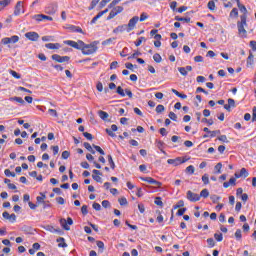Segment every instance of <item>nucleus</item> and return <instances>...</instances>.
Segmentation results:
<instances>
[{
  "label": "nucleus",
  "mask_w": 256,
  "mask_h": 256,
  "mask_svg": "<svg viewBox=\"0 0 256 256\" xmlns=\"http://www.w3.org/2000/svg\"><path fill=\"white\" fill-rule=\"evenodd\" d=\"M97 45H99V42L97 41H94L90 44H85L84 42V46L82 47L83 55H93V53H97V49H99Z\"/></svg>",
  "instance_id": "obj_1"
},
{
  "label": "nucleus",
  "mask_w": 256,
  "mask_h": 256,
  "mask_svg": "<svg viewBox=\"0 0 256 256\" xmlns=\"http://www.w3.org/2000/svg\"><path fill=\"white\" fill-rule=\"evenodd\" d=\"M241 21L237 23L238 32L240 37H247V30H245V25H247V15L240 16Z\"/></svg>",
  "instance_id": "obj_2"
},
{
  "label": "nucleus",
  "mask_w": 256,
  "mask_h": 256,
  "mask_svg": "<svg viewBox=\"0 0 256 256\" xmlns=\"http://www.w3.org/2000/svg\"><path fill=\"white\" fill-rule=\"evenodd\" d=\"M64 43L65 45H69V47L83 51L84 42L82 40H79L78 42L73 40H66Z\"/></svg>",
  "instance_id": "obj_3"
},
{
  "label": "nucleus",
  "mask_w": 256,
  "mask_h": 256,
  "mask_svg": "<svg viewBox=\"0 0 256 256\" xmlns=\"http://www.w3.org/2000/svg\"><path fill=\"white\" fill-rule=\"evenodd\" d=\"M188 159L177 157L175 159H168V165H173L174 167H178V165H183V163H187Z\"/></svg>",
  "instance_id": "obj_4"
},
{
  "label": "nucleus",
  "mask_w": 256,
  "mask_h": 256,
  "mask_svg": "<svg viewBox=\"0 0 256 256\" xmlns=\"http://www.w3.org/2000/svg\"><path fill=\"white\" fill-rule=\"evenodd\" d=\"M60 225L65 229V231H70L71 227L69 225H73V219L71 217H68L67 220L64 218L60 219Z\"/></svg>",
  "instance_id": "obj_5"
},
{
  "label": "nucleus",
  "mask_w": 256,
  "mask_h": 256,
  "mask_svg": "<svg viewBox=\"0 0 256 256\" xmlns=\"http://www.w3.org/2000/svg\"><path fill=\"white\" fill-rule=\"evenodd\" d=\"M51 58L53 61H56V63H69L71 59L69 56H61L59 54H54Z\"/></svg>",
  "instance_id": "obj_6"
},
{
  "label": "nucleus",
  "mask_w": 256,
  "mask_h": 256,
  "mask_svg": "<svg viewBox=\"0 0 256 256\" xmlns=\"http://www.w3.org/2000/svg\"><path fill=\"white\" fill-rule=\"evenodd\" d=\"M137 23H139V16H134L132 19L129 20L128 24H126L128 33H131V31L135 29Z\"/></svg>",
  "instance_id": "obj_7"
},
{
  "label": "nucleus",
  "mask_w": 256,
  "mask_h": 256,
  "mask_svg": "<svg viewBox=\"0 0 256 256\" xmlns=\"http://www.w3.org/2000/svg\"><path fill=\"white\" fill-rule=\"evenodd\" d=\"M186 197H187L188 201H191L192 203H195V202L201 200V196H199V194H197V193H193V191H191V190L187 191Z\"/></svg>",
  "instance_id": "obj_8"
},
{
  "label": "nucleus",
  "mask_w": 256,
  "mask_h": 256,
  "mask_svg": "<svg viewBox=\"0 0 256 256\" xmlns=\"http://www.w3.org/2000/svg\"><path fill=\"white\" fill-rule=\"evenodd\" d=\"M57 9V4L52 3L45 8V13H47V15H55V13H57Z\"/></svg>",
  "instance_id": "obj_9"
},
{
  "label": "nucleus",
  "mask_w": 256,
  "mask_h": 256,
  "mask_svg": "<svg viewBox=\"0 0 256 256\" xmlns=\"http://www.w3.org/2000/svg\"><path fill=\"white\" fill-rule=\"evenodd\" d=\"M33 19L38 21V23H40V21H53V17L44 14H36L33 16Z\"/></svg>",
  "instance_id": "obj_10"
},
{
  "label": "nucleus",
  "mask_w": 256,
  "mask_h": 256,
  "mask_svg": "<svg viewBox=\"0 0 256 256\" xmlns=\"http://www.w3.org/2000/svg\"><path fill=\"white\" fill-rule=\"evenodd\" d=\"M18 42H19V36L17 35L2 39L3 45H9V43H18Z\"/></svg>",
  "instance_id": "obj_11"
},
{
  "label": "nucleus",
  "mask_w": 256,
  "mask_h": 256,
  "mask_svg": "<svg viewBox=\"0 0 256 256\" xmlns=\"http://www.w3.org/2000/svg\"><path fill=\"white\" fill-rule=\"evenodd\" d=\"M141 181H145L150 185H156V187H161V182L153 179L152 177H140Z\"/></svg>",
  "instance_id": "obj_12"
},
{
  "label": "nucleus",
  "mask_w": 256,
  "mask_h": 256,
  "mask_svg": "<svg viewBox=\"0 0 256 256\" xmlns=\"http://www.w3.org/2000/svg\"><path fill=\"white\" fill-rule=\"evenodd\" d=\"M21 13H25V10H23V2L19 1V2H17L16 6H15L14 15L17 17Z\"/></svg>",
  "instance_id": "obj_13"
},
{
  "label": "nucleus",
  "mask_w": 256,
  "mask_h": 256,
  "mask_svg": "<svg viewBox=\"0 0 256 256\" xmlns=\"http://www.w3.org/2000/svg\"><path fill=\"white\" fill-rule=\"evenodd\" d=\"M2 216L4 219H7V221H10V223H15L17 221V215L15 214H9V212H3Z\"/></svg>",
  "instance_id": "obj_14"
},
{
  "label": "nucleus",
  "mask_w": 256,
  "mask_h": 256,
  "mask_svg": "<svg viewBox=\"0 0 256 256\" xmlns=\"http://www.w3.org/2000/svg\"><path fill=\"white\" fill-rule=\"evenodd\" d=\"M26 39H29V41H39V33L37 32H27L25 33Z\"/></svg>",
  "instance_id": "obj_15"
},
{
  "label": "nucleus",
  "mask_w": 256,
  "mask_h": 256,
  "mask_svg": "<svg viewBox=\"0 0 256 256\" xmlns=\"http://www.w3.org/2000/svg\"><path fill=\"white\" fill-rule=\"evenodd\" d=\"M178 71L180 74H182L183 77H187V73H189V71H193V67L192 66L179 67Z\"/></svg>",
  "instance_id": "obj_16"
},
{
  "label": "nucleus",
  "mask_w": 256,
  "mask_h": 256,
  "mask_svg": "<svg viewBox=\"0 0 256 256\" xmlns=\"http://www.w3.org/2000/svg\"><path fill=\"white\" fill-rule=\"evenodd\" d=\"M124 31L128 32L127 24L119 25L113 30V33L117 35L118 33H124Z\"/></svg>",
  "instance_id": "obj_17"
},
{
  "label": "nucleus",
  "mask_w": 256,
  "mask_h": 256,
  "mask_svg": "<svg viewBox=\"0 0 256 256\" xmlns=\"http://www.w3.org/2000/svg\"><path fill=\"white\" fill-rule=\"evenodd\" d=\"M92 173H94V175H92V179H94V181H96L97 183H102V178L101 176V171L99 170H93Z\"/></svg>",
  "instance_id": "obj_18"
},
{
  "label": "nucleus",
  "mask_w": 256,
  "mask_h": 256,
  "mask_svg": "<svg viewBox=\"0 0 256 256\" xmlns=\"http://www.w3.org/2000/svg\"><path fill=\"white\" fill-rule=\"evenodd\" d=\"M235 177L236 179H241V177H249V172L246 168H242L239 174L235 173Z\"/></svg>",
  "instance_id": "obj_19"
},
{
  "label": "nucleus",
  "mask_w": 256,
  "mask_h": 256,
  "mask_svg": "<svg viewBox=\"0 0 256 256\" xmlns=\"http://www.w3.org/2000/svg\"><path fill=\"white\" fill-rule=\"evenodd\" d=\"M46 49H60L61 44L59 43H47L45 44Z\"/></svg>",
  "instance_id": "obj_20"
},
{
  "label": "nucleus",
  "mask_w": 256,
  "mask_h": 256,
  "mask_svg": "<svg viewBox=\"0 0 256 256\" xmlns=\"http://www.w3.org/2000/svg\"><path fill=\"white\" fill-rule=\"evenodd\" d=\"M236 181H237V179H235V178H230V180H229L228 182H224V183H223V187H224L225 189H227V188L231 187V185H235Z\"/></svg>",
  "instance_id": "obj_21"
},
{
  "label": "nucleus",
  "mask_w": 256,
  "mask_h": 256,
  "mask_svg": "<svg viewBox=\"0 0 256 256\" xmlns=\"http://www.w3.org/2000/svg\"><path fill=\"white\" fill-rule=\"evenodd\" d=\"M98 115H99L100 119H102V121H106V119H109V113H107L103 110L98 111Z\"/></svg>",
  "instance_id": "obj_22"
},
{
  "label": "nucleus",
  "mask_w": 256,
  "mask_h": 256,
  "mask_svg": "<svg viewBox=\"0 0 256 256\" xmlns=\"http://www.w3.org/2000/svg\"><path fill=\"white\" fill-rule=\"evenodd\" d=\"M45 230L49 231L50 233H61V229L49 225L45 227Z\"/></svg>",
  "instance_id": "obj_23"
},
{
  "label": "nucleus",
  "mask_w": 256,
  "mask_h": 256,
  "mask_svg": "<svg viewBox=\"0 0 256 256\" xmlns=\"http://www.w3.org/2000/svg\"><path fill=\"white\" fill-rule=\"evenodd\" d=\"M237 7L239 11H241V13H244L243 15H247V8L245 7V5L241 4V1L237 2Z\"/></svg>",
  "instance_id": "obj_24"
},
{
  "label": "nucleus",
  "mask_w": 256,
  "mask_h": 256,
  "mask_svg": "<svg viewBox=\"0 0 256 256\" xmlns=\"http://www.w3.org/2000/svg\"><path fill=\"white\" fill-rule=\"evenodd\" d=\"M10 101H16V103H20V105H25V100H23L21 97H11Z\"/></svg>",
  "instance_id": "obj_25"
},
{
  "label": "nucleus",
  "mask_w": 256,
  "mask_h": 256,
  "mask_svg": "<svg viewBox=\"0 0 256 256\" xmlns=\"http://www.w3.org/2000/svg\"><path fill=\"white\" fill-rule=\"evenodd\" d=\"M57 243H59L58 247H63V248L67 247V243H65V238L63 237L58 238Z\"/></svg>",
  "instance_id": "obj_26"
},
{
  "label": "nucleus",
  "mask_w": 256,
  "mask_h": 256,
  "mask_svg": "<svg viewBox=\"0 0 256 256\" xmlns=\"http://www.w3.org/2000/svg\"><path fill=\"white\" fill-rule=\"evenodd\" d=\"M175 21H184L185 23H191V18L190 17H175Z\"/></svg>",
  "instance_id": "obj_27"
},
{
  "label": "nucleus",
  "mask_w": 256,
  "mask_h": 256,
  "mask_svg": "<svg viewBox=\"0 0 256 256\" xmlns=\"http://www.w3.org/2000/svg\"><path fill=\"white\" fill-rule=\"evenodd\" d=\"M40 195L41 196L36 197L37 203H45V199H47V196H45V194L43 193H40Z\"/></svg>",
  "instance_id": "obj_28"
},
{
  "label": "nucleus",
  "mask_w": 256,
  "mask_h": 256,
  "mask_svg": "<svg viewBox=\"0 0 256 256\" xmlns=\"http://www.w3.org/2000/svg\"><path fill=\"white\" fill-rule=\"evenodd\" d=\"M11 3V0H2L0 1V11H3L4 7H7Z\"/></svg>",
  "instance_id": "obj_29"
},
{
  "label": "nucleus",
  "mask_w": 256,
  "mask_h": 256,
  "mask_svg": "<svg viewBox=\"0 0 256 256\" xmlns=\"http://www.w3.org/2000/svg\"><path fill=\"white\" fill-rule=\"evenodd\" d=\"M84 147H85V149H87V151H90V153H92V155H95V150H93V147L91 146V144H89V142H85Z\"/></svg>",
  "instance_id": "obj_30"
},
{
  "label": "nucleus",
  "mask_w": 256,
  "mask_h": 256,
  "mask_svg": "<svg viewBox=\"0 0 256 256\" xmlns=\"http://www.w3.org/2000/svg\"><path fill=\"white\" fill-rule=\"evenodd\" d=\"M103 17V13H98L92 20H91V25H95L99 19Z\"/></svg>",
  "instance_id": "obj_31"
},
{
  "label": "nucleus",
  "mask_w": 256,
  "mask_h": 256,
  "mask_svg": "<svg viewBox=\"0 0 256 256\" xmlns=\"http://www.w3.org/2000/svg\"><path fill=\"white\" fill-rule=\"evenodd\" d=\"M199 197H203L204 199H207V197H209V190L203 189V190L200 192Z\"/></svg>",
  "instance_id": "obj_32"
},
{
  "label": "nucleus",
  "mask_w": 256,
  "mask_h": 256,
  "mask_svg": "<svg viewBox=\"0 0 256 256\" xmlns=\"http://www.w3.org/2000/svg\"><path fill=\"white\" fill-rule=\"evenodd\" d=\"M186 173H189V175H193V173H195V166L194 165H190L186 168Z\"/></svg>",
  "instance_id": "obj_33"
},
{
  "label": "nucleus",
  "mask_w": 256,
  "mask_h": 256,
  "mask_svg": "<svg viewBox=\"0 0 256 256\" xmlns=\"http://www.w3.org/2000/svg\"><path fill=\"white\" fill-rule=\"evenodd\" d=\"M116 93L120 95V97H125V90L121 86L117 87Z\"/></svg>",
  "instance_id": "obj_34"
},
{
  "label": "nucleus",
  "mask_w": 256,
  "mask_h": 256,
  "mask_svg": "<svg viewBox=\"0 0 256 256\" xmlns=\"http://www.w3.org/2000/svg\"><path fill=\"white\" fill-rule=\"evenodd\" d=\"M4 175H6V177H16L15 172H11L9 169L4 170Z\"/></svg>",
  "instance_id": "obj_35"
},
{
  "label": "nucleus",
  "mask_w": 256,
  "mask_h": 256,
  "mask_svg": "<svg viewBox=\"0 0 256 256\" xmlns=\"http://www.w3.org/2000/svg\"><path fill=\"white\" fill-rule=\"evenodd\" d=\"M153 59H154L155 63H161V61H162L161 55L159 53H155L153 55Z\"/></svg>",
  "instance_id": "obj_36"
},
{
  "label": "nucleus",
  "mask_w": 256,
  "mask_h": 256,
  "mask_svg": "<svg viewBox=\"0 0 256 256\" xmlns=\"http://www.w3.org/2000/svg\"><path fill=\"white\" fill-rule=\"evenodd\" d=\"M230 17H239V10L237 8H233L230 12Z\"/></svg>",
  "instance_id": "obj_37"
},
{
  "label": "nucleus",
  "mask_w": 256,
  "mask_h": 256,
  "mask_svg": "<svg viewBox=\"0 0 256 256\" xmlns=\"http://www.w3.org/2000/svg\"><path fill=\"white\" fill-rule=\"evenodd\" d=\"M10 75H12V77H14V79H21V75L19 73H17L14 70H9Z\"/></svg>",
  "instance_id": "obj_38"
},
{
  "label": "nucleus",
  "mask_w": 256,
  "mask_h": 256,
  "mask_svg": "<svg viewBox=\"0 0 256 256\" xmlns=\"http://www.w3.org/2000/svg\"><path fill=\"white\" fill-rule=\"evenodd\" d=\"M210 199H211V201H212L213 203H219L221 197L214 194V195H211V196H210Z\"/></svg>",
  "instance_id": "obj_39"
},
{
  "label": "nucleus",
  "mask_w": 256,
  "mask_h": 256,
  "mask_svg": "<svg viewBox=\"0 0 256 256\" xmlns=\"http://www.w3.org/2000/svg\"><path fill=\"white\" fill-rule=\"evenodd\" d=\"M108 163H109L111 169H115V162L113 161V156L108 155Z\"/></svg>",
  "instance_id": "obj_40"
},
{
  "label": "nucleus",
  "mask_w": 256,
  "mask_h": 256,
  "mask_svg": "<svg viewBox=\"0 0 256 256\" xmlns=\"http://www.w3.org/2000/svg\"><path fill=\"white\" fill-rule=\"evenodd\" d=\"M114 17H117V12L112 9L107 17V20L110 21V19H114Z\"/></svg>",
  "instance_id": "obj_41"
},
{
  "label": "nucleus",
  "mask_w": 256,
  "mask_h": 256,
  "mask_svg": "<svg viewBox=\"0 0 256 256\" xmlns=\"http://www.w3.org/2000/svg\"><path fill=\"white\" fill-rule=\"evenodd\" d=\"M214 239H216L218 242L223 241V234L222 233H215Z\"/></svg>",
  "instance_id": "obj_42"
},
{
  "label": "nucleus",
  "mask_w": 256,
  "mask_h": 256,
  "mask_svg": "<svg viewBox=\"0 0 256 256\" xmlns=\"http://www.w3.org/2000/svg\"><path fill=\"white\" fill-rule=\"evenodd\" d=\"M143 41H147V39L145 37L138 38V40L135 42V46L136 47L141 46V43H143Z\"/></svg>",
  "instance_id": "obj_43"
},
{
  "label": "nucleus",
  "mask_w": 256,
  "mask_h": 256,
  "mask_svg": "<svg viewBox=\"0 0 256 256\" xmlns=\"http://www.w3.org/2000/svg\"><path fill=\"white\" fill-rule=\"evenodd\" d=\"M147 19H149V15H147V13L143 12L140 15L139 21L143 22V21H147Z\"/></svg>",
  "instance_id": "obj_44"
},
{
  "label": "nucleus",
  "mask_w": 256,
  "mask_h": 256,
  "mask_svg": "<svg viewBox=\"0 0 256 256\" xmlns=\"http://www.w3.org/2000/svg\"><path fill=\"white\" fill-rule=\"evenodd\" d=\"M154 203L159 207H163V201L161 200V197H156Z\"/></svg>",
  "instance_id": "obj_45"
},
{
  "label": "nucleus",
  "mask_w": 256,
  "mask_h": 256,
  "mask_svg": "<svg viewBox=\"0 0 256 256\" xmlns=\"http://www.w3.org/2000/svg\"><path fill=\"white\" fill-rule=\"evenodd\" d=\"M235 238L237 239V241H241V238H242L241 229L236 230Z\"/></svg>",
  "instance_id": "obj_46"
},
{
  "label": "nucleus",
  "mask_w": 256,
  "mask_h": 256,
  "mask_svg": "<svg viewBox=\"0 0 256 256\" xmlns=\"http://www.w3.org/2000/svg\"><path fill=\"white\" fill-rule=\"evenodd\" d=\"M218 141H222V143H229V140L227 139V135L219 136Z\"/></svg>",
  "instance_id": "obj_47"
},
{
  "label": "nucleus",
  "mask_w": 256,
  "mask_h": 256,
  "mask_svg": "<svg viewBox=\"0 0 256 256\" xmlns=\"http://www.w3.org/2000/svg\"><path fill=\"white\" fill-rule=\"evenodd\" d=\"M208 9H210V11H215V1H209L208 2Z\"/></svg>",
  "instance_id": "obj_48"
},
{
  "label": "nucleus",
  "mask_w": 256,
  "mask_h": 256,
  "mask_svg": "<svg viewBox=\"0 0 256 256\" xmlns=\"http://www.w3.org/2000/svg\"><path fill=\"white\" fill-rule=\"evenodd\" d=\"M202 181H203L204 185H209V175L204 174L202 176Z\"/></svg>",
  "instance_id": "obj_49"
},
{
  "label": "nucleus",
  "mask_w": 256,
  "mask_h": 256,
  "mask_svg": "<svg viewBox=\"0 0 256 256\" xmlns=\"http://www.w3.org/2000/svg\"><path fill=\"white\" fill-rule=\"evenodd\" d=\"M163 111H165V106L159 104V105L156 107V113H163Z\"/></svg>",
  "instance_id": "obj_50"
},
{
  "label": "nucleus",
  "mask_w": 256,
  "mask_h": 256,
  "mask_svg": "<svg viewBox=\"0 0 256 256\" xmlns=\"http://www.w3.org/2000/svg\"><path fill=\"white\" fill-rule=\"evenodd\" d=\"M210 137H217V135H221V131L220 130H214V131H210Z\"/></svg>",
  "instance_id": "obj_51"
},
{
  "label": "nucleus",
  "mask_w": 256,
  "mask_h": 256,
  "mask_svg": "<svg viewBox=\"0 0 256 256\" xmlns=\"http://www.w3.org/2000/svg\"><path fill=\"white\" fill-rule=\"evenodd\" d=\"M164 145L165 143H163V141H156V146L158 147V149H160V151H163Z\"/></svg>",
  "instance_id": "obj_52"
},
{
  "label": "nucleus",
  "mask_w": 256,
  "mask_h": 256,
  "mask_svg": "<svg viewBox=\"0 0 256 256\" xmlns=\"http://www.w3.org/2000/svg\"><path fill=\"white\" fill-rule=\"evenodd\" d=\"M187 211V208H180L178 211H177V215L178 217H181L182 215H185V212Z\"/></svg>",
  "instance_id": "obj_53"
},
{
  "label": "nucleus",
  "mask_w": 256,
  "mask_h": 256,
  "mask_svg": "<svg viewBox=\"0 0 256 256\" xmlns=\"http://www.w3.org/2000/svg\"><path fill=\"white\" fill-rule=\"evenodd\" d=\"M168 117L172 120V121H177V114H175L174 112H170L168 114Z\"/></svg>",
  "instance_id": "obj_54"
},
{
  "label": "nucleus",
  "mask_w": 256,
  "mask_h": 256,
  "mask_svg": "<svg viewBox=\"0 0 256 256\" xmlns=\"http://www.w3.org/2000/svg\"><path fill=\"white\" fill-rule=\"evenodd\" d=\"M222 168H223V164L218 163V164L215 166V171H216V173L220 174Z\"/></svg>",
  "instance_id": "obj_55"
},
{
  "label": "nucleus",
  "mask_w": 256,
  "mask_h": 256,
  "mask_svg": "<svg viewBox=\"0 0 256 256\" xmlns=\"http://www.w3.org/2000/svg\"><path fill=\"white\" fill-rule=\"evenodd\" d=\"M113 9H114V11L116 12L117 15H119V13H123V6H116Z\"/></svg>",
  "instance_id": "obj_56"
},
{
  "label": "nucleus",
  "mask_w": 256,
  "mask_h": 256,
  "mask_svg": "<svg viewBox=\"0 0 256 256\" xmlns=\"http://www.w3.org/2000/svg\"><path fill=\"white\" fill-rule=\"evenodd\" d=\"M93 147L98 153H100V155H105V151H103L100 146L93 145Z\"/></svg>",
  "instance_id": "obj_57"
},
{
  "label": "nucleus",
  "mask_w": 256,
  "mask_h": 256,
  "mask_svg": "<svg viewBox=\"0 0 256 256\" xmlns=\"http://www.w3.org/2000/svg\"><path fill=\"white\" fill-rule=\"evenodd\" d=\"M93 209H95V211H101V204L94 202L92 205Z\"/></svg>",
  "instance_id": "obj_58"
},
{
  "label": "nucleus",
  "mask_w": 256,
  "mask_h": 256,
  "mask_svg": "<svg viewBox=\"0 0 256 256\" xmlns=\"http://www.w3.org/2000/svg\"><path fill=\"white\" fill-rule=\"evenodd\" d=\"M207 243L209 247H215V240L213 238H208Z\"/></svg>",
  "instance_id": "obj_59"
},
{
  "label": "nucleus",
  "mask_w": 256,
  "mask_h": 256,
  "mask_svg": "<svg viewBox=\"0 0 256 256\" xmlns=\"http://www.w3.org/2000/svg\"><path fill=\"white\" fill-rule=\"evenodd\" d=\"M48 113H50L52 117H59V114H57V110L55 109H49Z\"/></svg>",
  "instance_id": "obj_60"
},
{
  "label": "nucleus",
  "mask_w": 256,
  "mask_h": 256,
  "mask_svg": "<svg viewBox=\"0 0 256 256\" xmlns=\"http://www.w3.org/2000/svg\"><path fill=\"white\" fill-rule=\"evenodd\" d=\"M256 121V107L254 106L252 109V123Z\"/></svg>",
  "instance_id": "obj_61"
},
{
  "label": "nucleus",
  "mask_w": 256,
  "mask_h": 256,
  "mask_svg": "<svg viewBox=\"0 0 256 256\" xmlns=\"http://www.w3.org/2000/svg\"><path fill=\"white\" fill-rule=\"evenodd\" d=\"M70 153H69V151H63L62 152V159H69V157H70Z\"/></svg>",
  "instance_id": "obj_62"
},
{
  "label": "nucleus",
  "mask_w": 256,
  "mask_h": 256,
  "mask_svg": "<svg viewBox=\"0 0 256 256\" xmlns=\"http://www.w3.org/2000/svg\"><path fill=\"white\" fill-rule=\"evenodd\" d=\"M118 201H119V204L122 206L127 205V198H125V197L120 198Z\"/></svg>",
  "instance_id": "obj_63"
},
{
  "label": "nucleus",
  "mask_w": 256,
  "mask_h": 256,
  "mask_svg": "<svg viewBox=\"0 0 256 256\" xmlns=\"http://www.w3.org/2000/svg\"><path fill=\"white\" fill-rule=\"evenodd\" d=\"M250 47L253 51H256V41H250Z\"/></svg>",
  "instance_id": "obj_64"
}]
</instances>
